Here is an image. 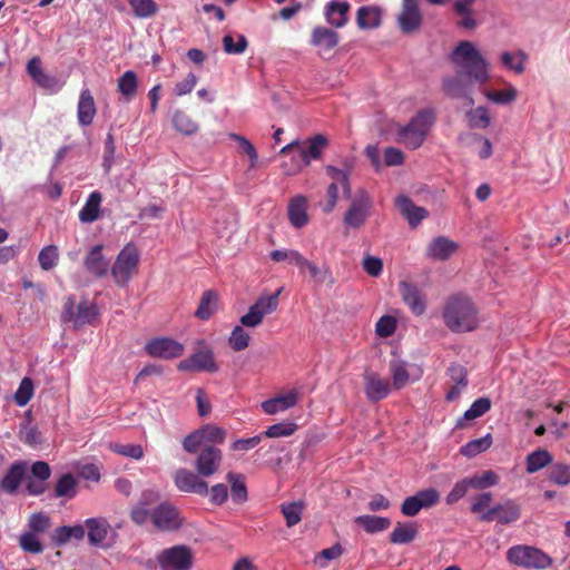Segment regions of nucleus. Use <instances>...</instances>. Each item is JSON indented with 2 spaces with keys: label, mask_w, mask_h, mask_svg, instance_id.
Returning <instances> with one entry per match:
<instances>
[{
  "label": "nucleus",
  "mask_w": 570,
  "mask_h": 570,
  "mask_svg": "<svg viewBox=\"0 0 570 570\" xmlns=\"http://www.w3.org/2000/svg\"><path fill=\"white\" fill-rule=\"evenodd\" d=\"M396 330V321L393 316L384 315L375 324V332L380 337H390Z\"/></svg>",
  "instance_id": "774afa93"
},
{
  "label": "nucleus",
  "mask_w": 570,
  "mask_h": 570,
  "mask_svg": "<svg viewBox=\"0 0 570 570\" xmlns=\"http://www.w3.org/2000/svg\"><path fill=\"white\" fill-rule=\"evenodd\" d=\"M458 244L448 237L438 236L426 247V256L434 261H448L456 250Z\"/></svg>",
  "instance_id": "412c9836"
},
{
  "label": "nucleus",
  "mask_w": 570,
  "mask_h": 570,
  "mask_svg": "<svg viewBox=\"0 0 570 570\" xmlns=\"http://www.w3.org/2000/svg\"><path fill=\"white\" fill-rule=\"evenodd\" d=\"M86 525L88 528V540L94 546L104 542L110 528L107 520L102 518H90L86 520Z\"/></svg>",
  "instance_id": "473e14b6"
},
{
  "label": "nucleus",
  "mask_w": 570,
  "mask_h": 570,
  "mask_svg": "<svg viewBox=\"0 0 570 570\" xmlns=\"http://www.w3.org/2000/svg\"><path fill=\"white\" fill-rule=\"evenodd\" d=\"M104 246L95 245L83 258V266L96 278H102L108 274L109 262L102 254Z\"/></svg>",
  "instance_id": "a211bd4d"
},
{
  "label": "nucleus",
  "mask_w": 570,
  "mask_h": 570,
  "mask_svg": "<svg viewBox=\"0 0 570 570\" xmlns=\"http://www.w3.org/2000/svg\"><path fill=\"white\" fill-rule=\"evenodd\" d=\"M492 444L491 434H487L483 438L472 440L464 444L460 452L466 458H473L484 451H487Z\"/></svg>",
  "instance_id": "de8ad7c7"
},
{
  "label": "nucleus",
  "mask_w": 570,
  "mask_h": 570,
  "mask_svg": "<svg viewBox=\"0 0 570 570\" xmlns=\"http://www.w3.org/2000/svg\"><path fill=\"white\" fill-rule=\"evenodd\" d=\"M451 60L470 80L485 83L489 80L488 61L470 41H461L451 55Z\"/></svg>",
  "instance_id": "f03ea898"
},
{
  "label": "nucleus",
  "mask_w": 570,
  "mask_h": 570,
  "mask_svg": "<svg viewBox=\"0 0 570 570\" xmlns=\"http://www.w3.org/2000/svg\"><path fill=\"white\" fill-rule=\"evenodd\" d=\"M139 253L135 245L127 244L117 255L110 268L114 282L119 287H125L138 271Z\"/></svg>",
  "instance_id": "423d86ee"
},
{
  "label": "nucleus",
  "mask_w": 570,
  "mask_h": 570,
  "mask_svg": "<svg viewBox=\"0 0 570 570\" xmlns=\"http://www.w3.org/2000/svg\"><path fill=\"white\" fill-rule=\"evenodd\" d=\"M223 462L222 451L214 445L204 446L197 455L194 466L198 475L209 478L218 472Z\"/></svg>",
  "instance_id": "f8f14e48"
},
{
  "label": "nucleus",
  "mask_w": 570,
  "mask_h": 570,
  "mask_svg": "<svg viewBox=\"0 0 570 570\" xmlns=\"http://www.w3.org/2000/svg\"><path fill=\"white\" fill-rule=\"evenodd\" d=\"M138 79L137 75L132 70L126 71L118 79L119 92L129 101L137 92Z\"/></svg>",
  "instance_id": "37998d69"
},
{
  "label": "nucleus",
  "mask_w": 570,
  "mask_h": 570,
  "mask_svg": "<svg viewBox=\"0 0 570 570\" xmlns=\"http://www.w3.org/2000/svg\"><path fill=\"white\" fill-rule=\"evenodd\" d=\"M184 350L181 343L169 337H156L145 345L148 355L163 360L177 358L183 355Z\"/></svg>",
  "instance_id": "ddd939ff"
},
{
  "label": "nucleus",
  "mask_w": 570,
  "mask_h": 570,
  "mask_svg": "<svg viewBox=\"0 0 570 570\" xmlns=\"http://www.w3.org/2000/svg\"><path fill=\"white\" fill-rule=\"evenodd\" d=\"M110 450L122 456L139 460L144 456V450L139 444L111 443Z\"/></svg>",
  "instance_id": "052dcab7"
},
{
  "label": "nucleus",
  "mask_w": 570,
  "mask_h": 570,
  "mask_svg": "<svg viewBox=\"0 0 570 570\" xmlns=\"http://www.w3.org/2000/svg\"><path fill=\"white\" fill-rule=\"evenodd\" d=\"M520 518L521 505L514 500L508 499L488 509L479 517V520L482 522L497 521L502 525H507L517 522Z\"/></svg>",
  "instance_id": "9d476101"
},
{
  "label": "nucleus",
  "mask_w": 570,
  "mask_h": 570,
  "mask_svg": "<svg viewBox=\"0 0 570 570\" xmlns=\"http://www.w3.org/2000/svg\"><path fill=\"white\" fill-rule=\"evenodd\" d=\"M472 489L483 490L498 484L499 476L493 471H484L468 478Z\"/></svg>",
  "instance_id": "603ef678"
},
{
  "label": "nucleus",
  "mask_w": 570,
  "mask_h": 570,
  "mask_svg": "<svg viewBox=\"0 0 570 570\" xmlns=\"http://www.w3.org/2000/svg\"><path fill=\"white\" fill-rule=\"evenodd\" d=\"M307 198L303 195L293 197L288 204L287 215L295 228H302L308 223Z\"/></svg>",
  "instance_id": "bb28decb"
},
{
  "label": "nucleus",
  "mask_w": 570,
  "mask_h": 570,
  "mask_svg": "<svg viewBox=\"0 0 570 570\" xmlns=\"http://www.w3.org/2000/svg\"><path fill=\"white\" fill-rule=\"evenodd\" d=\"M395 205L412 227H416L429 215L424 207L414 205L411 198L405 195L397 196Z\"/></svg>",
  "instance_id": "4be33fe9"
},
{
  "label": "nucleus",
  "mask_w": 570,
  "mask_h": 570,
  "mask_svg": "<svg viewBox=\"0 0 570 570\" xmlns=\"http://www.w3.org/2000/svg\"><path fill=\"white\" fill-rule=\"evenodd\" d=\"M311 45L330 51L338 45V33L326 27H315L311 33Z\"/></svg>",
  "instance_id": "c85d7f7f"
},
{
  "label": "nucleus",
  "mask_w": 570,
  "mask_h": 570,
  "mask_svg": "<svg viewBox=\"0 0 570 570\" xmlns=\"http://www.w3.org/2000/svg\"><path fill=\"white\" fill-rule=\"evenodd\" d=\"M528 60V55L519 50L515 53L504 51L501 55V62L503 66L515 73H522L524 71V62Z\"/></svg>",
  "instance_id": "49530a36"
},
{
  "label": "nucleus",
  "mask_w": 570,
  "mask_h": 570,
  "mask_svg": "<svg viewBox=\"0 0 570 570\" xmlns=\"http://www.w3.org/2000/svg\"><path fill=\"white\" fill-rule=\"evenodd\" d=\"M298 402V392L292 390L286 394L277 395L273 399L264 401L262 409L266 414L273 415L278 412L286 411L295 406Z\"/></svg>",
  "instance_id": "393cba45"
},
{
  "label": "nucleus",
  "mask_w": 570,
  "mask_h": 570,
  "mask_svg": "<svg viewBox=\"0 0 570 570\" xmlns=\"http://www.w3.org/2000/svg\"><path fill=\"white\" fill-rule=\"evenodd\" d=\"M490 409H491V401L489 397L476 399L471 404V406L464 412L463 417H461L458 421L456 426L462 428L463 420L471 421V420L478 419V417L482 416L483 414H485Z\"/></svg>",
  "instance_id": "ea45409f"
},
{
  "label": "nucleus",
  "mask_w": 570,
  "mask_h": 570,
  "mask_svg": "<svg viewBox=\"0 0 570 570\" xmlns=\"http://www.w3.org/2000/svg\"><path fill=\"white\" fill-rule=\"evenodd\" d=\"M218 295L213 289H207L203 293L195 316L199 320H208L217 307Z\"/></svg>",
  "instance_id": "e433bc0d"
},
{
  "label": "nucleus",
  "mask_w": 570,
  "mask_h": 570,
  "mask_svg": "<svg viewBox=\"0 0 570 570\" xmlns=\"http://www.w3.org/2000/svg\"><path fill=\"white\" fill-rule=\"evenodd\" d=\"M435 121L432 109L420 110L407 125L400 126L396 131L397 142L411 150L420 148Z\"/></svg>",
  "instance_id": "7ed1b4c3"
},
{
  "label": "nucleus",
  "mask_w": 570,
  "mask_h": 570,
  "mask_svg": "<svg viewBox=\"0 0 570 570\" xmlns=\"http://www.w3.org/2000/svg\"><path fill=\"white\" fill-rule=\"evenodd\" d=\"M419 534L416 522H397L390 533V542L394 544H406L412 542Z\"/></svg>",
  "instance_id": "7c9ffc66"
},
{
  "label": "nucleus",
  "mask_w": 570,
  "mask_h": 570,
  "mask_svg": "<svg viewBox=\"0 0 570 570\" xmlns=\"http://www.w3.org/2000/svg\"><path fill=\"white\" fill-rule=\"evenodd\" d=\"M96 112L97 109L90 90L87 88L81 90L77 106V118L79 125L82 127L90 126Z\"/></svg>",
  "instance_id": "b1692460"
},
{
  "label": "nucleus",
  "mask_w": 570,
  "mask_h": 570,
  "mask_svg": "<svg viewBox=\"0 0 570 570\" xmlns=\"http://www.w3.org/2000/svg\"><path fill=\"white\" fill-rule=\"evenodd\" d=\"M552 462V455L548 450L538 449L530 454H528L525 459L527 472L535 473L544 466L549 465Z\"/></svg>",
  "instance_id": "58836bf2"
},
{
  "label": "nucleus",
  "mask_w": 570,
  "mask_h": 570,
  "mask_svg": "<svg viewBox=\"0 0 570 570\" xmlns=\"http://www.w3.org/2000/svg\"><path fill=\"white\" fill-rule=\"evenodd\" d=\"M399 291L403 302L414 315L420 316L425 312V297L415 284L407 281H401L399 283Z\"/></svg>",
  "instance_id": "f3484780"
},
{
  "label": "nucleus",
  "mask_w": 570,
  "mask_h": 570,
  "mask_svg": "<svg viewBox=\"0 0 570 570\" xmlns=\"http://www.w3.org/2000/svg\"><path fill=\"white\" fill-rule=\"evenodd\" d=\"M156 562L160 570H191L195 554L189 546L176 544L160 550Z\"/></svg>",
  "instance_id": "39448f33"
},
{
  "label": "nucleus",
  "mask_w": 570,
  "mask_h": 570,
  "mask_svg": "<svg viewBox=\"0 0 570 570\" xmlns=\"http://www.w3.org/2000/svg\"><path fill=\"white\" fill-rule=\"evenodd\" d=\"M150 522L157 531L174 532L183 527L184 518L175 505L163 502L151 510Z\"/></svg>",
  "instance_id": "6e6552de"
},
{
  "label": "nucleus",
  "mask_w": 570,
  "mask_h": 570,
  "mask_svg": "<svg viewBox=\"0 0 570 570\" xmlns=\"http://www.w3.org/2000/svg\"><path fill=\"white\" fill-rule=\"evenodd\" d=\"M390 391L391 386L387 379H382L373 372L364 374V392L370 401H381L389 395Z\"/></svg>",
  "instance_id": "aec40b11"
},
{
  "label": "nucleus",
  "mask_w": 570,
  "mask_h": 570,
  "mask_svg": "<svg viewBox=\"0 0 570 570\" xmlns=\"http://www.w3.org/2000/svg\"><path fill=\"white\" fill-rule=\"evenodd\" d=\"M356 23L360 29H374L381 24V11L376 7H361L356 13Z\"/></svg>",
  "instance_id": "f704fd0d"
},
{
  "label": "nucleus",
  "mask_w": 570,
  "mask_h": 570,
  "mask_svg": "<svg viewBox=\"0 0 570 570\" xmlns=\"http://www.w3.org/2000/svg\"><path fill=\"white\" fill-rule=\"evenodd\" d=\"M248 46L247 39L245 36L239 35L237 39V43L234 42V38L230 35H226L223 38V47L226 53L229 55H239L243 53Z\"/></svg>",
  "instance_id": "0e129e2a"
},
{
  "label": "nucleus",
  "mask_w": 570,
  "mask_h": 570,
  "mask_svg": "<svg viewBox=\"0 0 570 570\" xmlns=\"http://www.w3.org/2000/svg\"><path fill=\"white\" fill-rule=\"evenodd\" d=\"M173 125L184 135H193L198 130V125L185 111L177 110L173 116Z\"/></svg>",
  "instance_id": "09e8293b"
},
{
  "label": "nucleus",
  "mask_w": 570,
  "mask_h": 570,
  "mask_svg": "<svg viewBox=\"0 0 570 570\" xmlns=\"http://www.w3.org/2000/svg\"><path fill=\"white\" fill-rule=\"evenodd\" d=\"M354 522L362 527L367 533H377L385 531L391 525L390 518L372 514L358 515Z\"/></svg>",
  "instance_id": "72a5a7b5"
},
{
  "label": "nucleus",
  "mask_w": 570,
  "mask_h": 570,
  "mask_svg": "<svg viewBox=\"0 0 570 570\" xmlns=\"http://www.w3.org/2000/svg\"><path fill=\"white\" fill-rule=\"evenodd\" d=\"M289 153H292L291 161H284L282 164V168L286 175L292 176L299 173L304 167L308 166L309 160L307 159L305 151L301 149L299 141L287 144L281 149V154L283 155Z\"/></svg>",
  "instance_id": "6ab92c4d"
},
{
  "label": "nucleus",
  "mask_w": 570,
  "mask_h": 570,
  "mask_svg": "<svg viewBox=\"0 0 570 570\" xmlns=\"http://www.w3.org/2000/svg\"><path fill=\"white\" fill-rule=\"evenodd\" d=\"M445 326L454 333L472 332L479 326V311L469 296H450L443 307Z\"/></svg>",
  "instance_id": "f257e3e1"
},
{
  "label": "nucleus",
  "mask_w": 570,
  "mask_h": 570,
  "mask_svg": "<svg viewBox=\"0 0 570 570\" xmlns=\"http://www.w3.org/2000/svg\"><path fill=\"white\" fill-rule=\"evenodd\" d=\"M338 199V186L336 183H331L327 186L325 202H321L318 206L321 207L324 214H330L333 212L337 204Z\"/></svg>",
  "instance_id": "338daca9"
},
{
  "label": "nucleus",
  "mask_w": 570,
  "mask_h": 570,
  "mask_svg": "<svg viewBox=\"0 0 570 570\" xmlns=\"http://www.w3.org/2000/svg\"><path fill=\"white\" fill-rule=\"evenodd\" d=\"M470 80H463L460 76L446 78L443 81V90L448 96L463 98L466 100V105L472 106L474 100L470 95Z\"/></svg>",
  "instance_id": "cd10ccee"
},
{
  "label": "nucleus",
  "mask_w": 570,
  "mask_h": 570,
  "mask_svg": "<svg viewBox=\"0 0 570 570\" xmlns=\"http://www.w3.org/2000/svg\"><path fill=\"white\" fill-rule=\"evenodd\" d=\"M38 534L27 531L19 538V544L24 552L38 554L43 551V546L37 538Z\"/></svg>",
  "instance_id": "4d7b16f0"
},
{
  "label": "nucleus",
  "mask_w": 570,
  "mask_h": 570,
  "mask_svg": "<svg viewBox=\"0 0 570 570\" xmlns=\"http://www.w3.org/2000/svg\"><path fill=\"white\" fill-rule=\"evenodd\" d=\"M423 17L416 0H403L402 10L397 17L401 31L405 35L417 31L422 26Z\"/></svg>",
  "instance_id": "dca6fc26"
},
{
  "label": "nucleus",
  "mask_w": 570,
  "mask_h": 570,
  "mask_svg": "<svg viewBox=\"0 0 570 570\" xmlns=\"http://www.w3.org/2000/svg\"><path fill=\"white\" fill-rule=\"evenodd\" d=\"M548 479L552 483L566 487L570 483V464L567 463H554L548 470Z\"/></svg>",
  "instance_id": "a18cd8bd"
},
{
  "label": "nucleus",
  "mask_w": 570,
  "mask_h": 570,
  "mask_svg": "<svg viewBox=\"0 0 570 570\" xmlns=\"http://www.w3.org/2000/svg\"><path fill=\"white\" fill-rule=\"evenodd\" d=\"M249 340V334L242 326H235L229 336V345L235 352H240L248 347Z\"/></svg>",
  "instance_id": "bf43d9fd"
},
{
  "label": "nucleus",
  "mask_w": 570,
  "mask_h": 570,
  "mask_svg": "<svg viewBox=\"0 0 570 570\" xmlns=\"http://www.w3.org/2000/svg\"><path fill=\"white\" fill-rule=\"evenodd\" d=\"M485 97L492 102L505 105L515 100L517 90L513 87L503 90H488Z\"/></svg>",
  "instance_id": "e2e57ef3"
},
{
  "label": "nucleus",
  "mask_w": 570,
  "mask_h": 570,
  "mask_svg": "<svg viewBox=\"0 0 570 570\" xmlns=\"http://www.w3.org/2000/svg\"><path fill=\"white\" fill-rule=\"evenodd\" d=\"M58 247L55 245L43 247L38 255L39 264L43 271L52 269L58 264Z\"/></svg>",
  "instance_id": "5fc2aeb1"
},
{
  "label": "nucleus",
  "mask_w": 570,
  "mask_h": 570,
  "mask_svg": "<svg viewBox=\"0 0 570 570\" xmlns=\"http://www.w3.org/2000/svg\"><path fill=\"white\" fill-rule=\"evenodd\" d=\"M308 146L301 144V149L305 151L307 159H320L322 157L323 149L328 145V140L324 135H315L307 141Z\"/></svg>",
  "instance_id": "a19ab883"
},
{
  "label": "nucleus",
  "mask_w": 570,
  "mask_h": 570,
  "mask_svg": "<svg viewBox=\"0 0 570 570\" xmlns=\"http://www.w3.org/2000/svg\"><path fill=\"white\" fill-rule=\"evenodd\" d=\"M98 315L99 312L95 303L82 299L76 307L75 298L68 296L63 303L61 321L63 323H71L75 328H80L87 324H91Z\"/></svg>",
  "instance_id": "0eeeda50"
},
{
  "label": "nucleus",
  "mask_w": 570,
  "mask_h": 570,
  "mask_svg": "<svg viewBox=\"0 0 570 570\" xmlns=\"http://www.w3.org/2000/svg\"><path fill=\"white\" fill-rule=\"evenodd\" d=\"M134 13L139 18H149L158 11L154 0H129Z\"/></svg>",
  "instance_id": "6e6d98bb"
},
{
  "label": "nucleus",
  "mask_w": 570,
  "mask_h": 570,
  "mask_svg": "<svg viewBox=\"0 0 570 570\" xmlns=\"http://www.w3.org/2000/svg\"><path fill=\"white\" fill-rule=\"evenodd\" d=\"M350 3L346 1L333 0L325 7V17L327 22L334 28H342L347 23V13Z\"/></svg>",
  "instance_id": "c756f323"
},
{
  "label": "nucleus",
  "mask_w": 570,
  "mask_h": 570,
  "mask_svg": "<svg viewBox=\"0 0 570 570\" xmlns=\"http://www.w3.org/2000/svg\"><path fill=\"white\" fill-rule=\"evenodd\" d=\"M52 525L50 517L45 512H36L29 517L28 528L36 534L46 533Z\"/></svg>",
  "instance_id": "8fccbe9b"
},
{
  "label": "nucleus",
  "mask_w": 570,
  "mask_h": 570,
  "mask_svg": "<svg viewBox=\"0 0 570 570\" xmlns=\"http://www.w3.org/2000/svg\"><path fill=\"white\" fill-rule=\"evenodd\" d=\"M281 289L269 296L259 297L248 312L240 317L243 326L256 327L263 322L265 315L273 313L278 305Z\"/></svg>",
  "instance_id": "9b49d317"
},
{
  "label": "nucleus",
  "mask_w": 570,
  "mask_h": 570,
  "mask_svg": "<svg viewBox=\"0 0 570 570\" xmlns=\"http://www.w3.org/2000/svg\"><path fill=\"white\" fill-rule=\"evenodd\" d=\"M227 481L230 483V495L233 502L236 504H243L247 501V488L243 475L229 472L226 475Z\"/></svg>",
  "instance_id": "4c0bfd02"
},
{
  "label": "nucleus",
  "mask_w": 570,
  "mask_h": 570,
  "mask_svg": "<svg viewBox=\"0 0 570 570\" xmlns=\"http://www.w3.org/2000/svg\"><path fill=\"white\" fill-rule=\"evenodd\" d=\"M390 368H391L392 379H393V386L396 390L403 389L407 384L409 379H410V375H409V372L406 368V363L403 361H393L390 364Z\"/></svg>",
  "instance_id": "3c124183"
},
{
  "label": "nucleus",
  "mask_w": 570,
  "mask_h": 570,
  "mask_svg": "<svg viewBox=\"0 0 570 570\" xmlns=\"http://www.w3.org/2000/svg\"><path fill=\"white\" fill-rule=\"evenodd\" d=\"M26 472L27 464L24 462L17 461L12 463L0 482L1 489L7 493H14L20 487Z\"/></svg>",
  "instance_id": "a878e982"
},
{
  "label": "nucleus",
  "mask_w": 570,
  "mask_h": 570,
  "mask_svg": "<svg viewBox=\"0 0 570 570\" xmlns=\"http://www.w3.org/2000/svg\"><path fill=\"white\" fill-rule=\"evenodd\" d=\"M33 395V383L31 379L24 377L14 393V401L19 406H24Z\"/></svg>",
  "instance_id": "680f3d73"
},
{
  "label": "nucleus",
  "mask_w": 570,
  "mask_h": 570,
  "mask_svg": "<svg viewBox=\"0 0 570 570\" xmlns=\"http://www.w3.org/2000/svg\"><path fill=\"white\" fill-rule=\"evenodd\" d=\"M19 440L33 449L45 443L42 433L36 425H31L30 411L26 414V420L20 425Z\"/></svg>",
  "instance_id": "2f4dec72"
},
{
  "label": "nucleus",
  "mask_w": 570,
  "mask_h": 570,
  "mask_svg": "<svg viewBox=\"0 0 570 570\" xmlns=\"http://www.w3.org/2000/svg\"><path fill=\"white\" fill-rule=\"evenodd\" d=\"M372 206L368 193L365 189H358L343 217V223L354 229L361 228L370 217Z\"/></svg>",
  "instance_id": "1a4fd4ad"
},
{
  "label": "nucleus",
  "mask_w": 570,
  "mask_h": 570,
  "mask_svg": "<svg viewBox=\"0 0 570 570\" xmlns=\"http://www.w3.org/2000/svg\"><path fill=\"white\" fill-rule=\"evenodd\" d=\"M204 439V442H210L216 444L224 443L227 432L225 429L215 424H206L199 429Z\"/></svg>",
  "instance_id": "13d9d810"
},
{
  "label": "nucleus",
  "mask_w": 570,
  "mask_h": 570,
  "mask_svg": "<svg viewBox=\"0 0 570 570\" xmlns=\"http://www.w3.org/2000/svg\"><path fill=\"white\" fill-rule=\"evenodd\" d=\"M296 430L295 423H276L267 428V430L262 434L266 438H282L289 436Z\"/></svg>",
  "instance_id": "69168bd1"
},
{
  "label": "nucleus",
  "mask_w": 570,
  "mask_h": 570,
  "mask_svg": "<svg viewBox=\"0 0 570 570\" xmlns=\"http://www.w3.org/2000/svg\"><path fill=\"white\" fill-rule=\"evenodd\" d=\"M474 2V0H455L453 3V12L460 18L456 21L459 28L473 30L478 27Z\"/></svg>",
  "instance_id": "5701e85b"
},
{
  "label": "nucleus",
  "mask_w": 570,
  "mask_h": 570,
  "mask_svg": "<svg viewBox=\"0 0 570 570\" xmlns=\"http://www.w3.org/2000/svg\"><path fill=\"white\" fill-rule=\"evenodd\" d=\"M183 372H209L215 373L218 366L210 350H202L181 360L177 365Z\"/></svg>",
  "instance_id": "4468645a"
},
{
  "label": "nucleus",
  "mask_w": 570,
  "mask_h": 570,
  "mask_svg": "<svg viewBox=\"0 0 570 570\" xmlns=\"http://www.w3.org/2000/svg\"><path fill=\"white\" fill-rule=\"evenodd\" d=\"M465 117L470 128L485 129L491 124L489 110L482 106L468 110Z\"/></svg>",
  "instance_id": "79ce46f5"
},
{
  "label": "nucleus",
  "mask_w": 570,
  "mask_h": 570,
  "mask_svg": "<svg viewBox=\"0 0 570 570\" xmlns=\"http://www.w3.org/2000/svg\"><path fill=\"white\" fill-rule=\"evenodd\" d=\"M76 480L70 473L60 476L55 487V495L57 498L68 497L72 498L76 494Z\"/></svg>",
  "instance_id": "864d4df0"
},
{
  "label": "nucleus",
  "mask_w": 570,
  "mask_h": 570,
  "mask_svg": "<svg viewBox=\"0 0 570 570\" xmlns=\"http://www.w3.org/2000/svg\"><path fill=\"white\" fill-rule=\"evenodd\" d=\"M507 560L524 569L546 570L553 563L552 558L541 549L527 544H517L508 549Z\"/></svg>",
  "instance_id": "20e7f679"
},
{
  "label": "nucleus",
  "mask_w": 570,
  "mask_h": 570,
  "mask_svg": "<svg viewBox=\"0 0 570 570\" xmlns=\"http://www.w3.org/2000/svg\"><path fill=\"white\" fill-rule=\"evenodd\" d=\"M303 510L304 503L302 501L283 503L281 505V511L286 520V525L288 528H292L301 522Z\"/></svg>",
  "instance_id": "c03bdc74"
},
{
  "label": "nucleus",
  "mask_w": 570,
  "mask_h": 570,
  "mask_svg": "<svg viewBox=\"0 0 570 570\" xmlns=\"http://www.w3.org/2000/svg\"><path fill=\"white\" fill-rule=\"evenodd\" d=\"M199 476L198 473L180 468L174 474V483L181 492L196 493L205 497L208 494V484Z\"/></svg>",
  "instance_id": "2eb2a0df"
},
{
  "label": "nucleus",
  "mask_w": 570,
  "mask_h": 570,
  "mask_svg": "<svg viewBox=\"0 0 570 570\" xmlns=\"http://www.w3.org/2000/svg\"><path fill=\"white\" fill-rule=\"evenodd\" d=\"M101 200V194L99 191H92L79 212V219L82 223H92L97 220L99 218Z\"/></svg>",
  "instance_id": "c9c22d12"
}]
</instances>
